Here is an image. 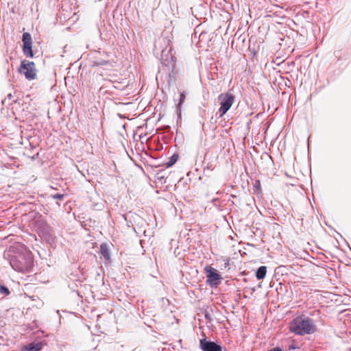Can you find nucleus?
<instances>
[{"label":"nucleus","instance_id":"nucleus-1","mask_svg":"<svg viewBox=\"0 0 351 351\" xmlns=\"http://www.w3.org/2000/svg\"><path fill=\"white\" fill-rule=\"evenodd\" d=\"M14 249L18 250L14 254H4L5 257L9 258L11 267L19 272L29 271L34 263L32 253L21 244L11 247L8 252H14Z\"/></svg>","mask_w":351,"mask_h":351},{"label":"nucleus","instance_id":"nucleus-2","mask_svg":"<svg viewBox=\"0 0 351 351\" xmlns=\"http://www.w3.org/2000/svg\"><path fill=\"white\" fill-rule=\"evenodd\" d=\"M289 330L298 335H310L315 332L316 326L312 319L306 315H300L292 320Z\"/></svg>","mask_w":351,"mask_h":351},{"label":"nucleus","instance_id":"nucleus-3","mask_svg":"<svg viewBox=\"0 0 351 351\" xmlns=\"http://www.w3.org/2000/svg\"><path fill=\"white\" fill-rule=\"evenodd\" d=\"M218 99L220 108L218 110L217 114L219 117L221 118L232 107L235 101V96L230 92H226L221 93L218 96Z\"/></svg>","mask_w":351,"mask_h":351},{"label":"nucleus","instance_id":"nucleus-4","mask_svg":"<svg viewBox=\"0 0 351 351\" xmlns=\"http://www.w3.org/2000/svg\"><path fill=\"white\" fill-rule=\"evenodd\" d=\"M19 72L23 74L28 80H34L36 77V69L34 62L22 60Z\"/></svg>","mask_w":351,"mask_h":351},{"label":"nucleus","instance_id":"nucleus-5","mask_svg":"<svg viewBox=\"0 0 351 351\" xmlns=\"http://www.w3.org/2000/svg\"><path fill=\"white\" fill-rule=\"evenodd\" d=\"M205 271L206 274V282L210 287H217L219 283L222 278L217 271L210 266H206Z\"/></svg>","mask_w":351,"mask_h":351},{"label":"nucleus","instance_id":"nucleus-6","mask_svg":"<svg viewBox=\"0 0 351 351\" xmlns=\"http://www.w3.org/2000/svg\"><path fill=\"white\" fill-rule=\"evenodd\" d=\"M199 346L203 351H222L221 346L214 341H208L206 339H201Z\"/></svg>","mask_w":351,"mask_h":351},{"label":"nucleus","instance_id":"nucleus-7","mask_svg":"<svg viewBox=\"0 0 351 351\" xmlns=\"http://www.w3.org/2000/svg\"><path fill=\"white\" fill-rule=\"evenodd\" d=\"M43 347L42 342H32L25 346L23 351H40Z\"/></svg>","mask_w":351,"mask_h":351},{"label":"nucleus","instance_id":"nucleus-8","mask_svg":"<svg viewBox=\"0 0 351 351\" xmlns=\"http://www.w3.org/2000/svg\"><path fill=\"white\" fill-rule=\"evenodd\" d=\"M22 41L23 43V47H32V39L31 34L28 32H25L23 34Z\"/></svg>","mask_w":351,"mask_h":351},{"label":"nucleus","instance_id":"nucleus-9","mask_svg":"<svg viewBox=\"0 0 351 351\" xmlns=\"http://www.w3.org/2000/svg\"><path fill=\"white\" fill-rule=\"evenodd\" d=\"M100 252L102 256L107 261H110V254L109 252L108 247L106 244L102 243L100 245Z\"/></svg>","mask_w":351,"mask_h":351},{"label":"nucleus","instance_id":"nucleus-10","mask_svg":"<svg viewBox=\"0 0 351 351\" xmlns=\"http://www.w3.org/2000/svg\"><path fill=\"white\" fill-rule=\"evenodd\" d=\"M266 274L267 267L265 266H261L257 269L256 272V277L258 280H262L265 277Z\"/></svg>","mask_w":351,"mask_h":351},{"label":"nucleus","instance_id":"nucleus-11","mask_svg":"<svg viewBox=\"0 0 351 351\" xmlns=\"http://www.w3.org/2000/svg\"><path fill=\"white\" fill-rule=\"evenodd\" d=\"M178 156L177 154H173V156H171L168 162L166 163V166L167 167H170L171 166H173L178 160Z\"/></svg>","mask_w":351,"mask_h":351},{"label":"nucleus","instance_id":"nucleus-12","mask_svg":"<svg viewBox=\"0 0 351 351\" xmlns=\"http://www.w3.org/2000/svg\"><path fill=\"white\" fill-rule=\"evenodd\" d=\"M23 51L24 55L28 58H32L34 56L32 47H23Z\"/></svg>","mask_w":351,"mask_h":351},{"label":"nucleus","instance_id":"nucleus-13","mask_svg":"<svg viewBox=\"0 0 351 351\" xmlns=\"http://www.w3.org/2000/svg\"><path fill=\"white\" fill-rule=\"evenodd\" d=\"M37 226L39 228L43 227L44 230H47L49 228L47 222L43 220H40V221H37Z\"/></svg>","mask_w":351,"mask_h":351},{"label":"nucleus","instance_id":"nucleus-14","mask_svg":"<svg viewBox=\"0 0 351 351\" xmlns=\"http://www.w3.org/2000/svg\"><path fill=\"white\" fill-rule=\"evenodd\" d=\"M108 63L107 61H105V60H95V61H93L92 62V65L93 66H100V65H104V64H106Z\"/></svg>","mask_w":351,"mask_h":351},{"label":"nucleus","instance_id":"nucleus-15","mask_svg":"<svg viewBox=\"0 0 351 351\" xmlns=\"http://www.w3.org/2000/svg\"><path fill=\"white\" fill-rule=\"evenodd\" d=\"M0 292L2 294L8 295L10 293L9 289L4 285H0Z\"/></svg>","mask_w":351,"mask_h":351},{"label":"nucleus","instance_id":"nucleus-16","mask_svg":"<svg viewBox=\"0 0 351 351\" xmlns=\"http://www.w3.org/2000/svg\"><path fill=\"white\" fill-rule=\"evenodd\" d=\"M185 98H186L185 93L184 92L181 93L180 95V102L178 104L179 107H180L181 105L182 104V103L184 101Z\"/></svg>","mask_w":351,"mask_h":351},{"label":"nucleus","instance_id":"nucleus-17","mask_svg":"<svg viewBox=\"0 0 351 351\" xmlns=\"http://www.w3.org/2000/svg\"><path fill=\"white\" fill-rule=\"evenodd\" d=\"M51 197L54 199H62L64 197V195L60 193H56L54 195H51Z\"/></svg>","mask_w":351,"mask_h":351},{"label":"nucleus","instance_id":"nucleus-18","mask_svg":"<svg viewBox=\"0 0 351 351\" xmlns=\"http://www.w3.org/2000/svg\"><path fill=\"white\" fill-rule=\"evenodd\" d=\"M254 186L256 189V190L258 192H261V186L260 180H256Z\"/></svg>","mask_w":351,"mask_h":351},{"label":"nucleus","instance_id":"nucleus-19","mask_svg":"<svg viewBox=\"0 0 351 351\" xmlns=\"http://www.w3.org/2000/svg\"><path fill=\"white\" fill-rule=\"evenodd\" d=\"M298 348H299V347L297 346L296 345L293 344V343H292V344L289 346V350H291L298 349Z\"/></svg>","mask_w":351,"mask_h":351},{"label":"nucleus","instance_id":"nucleus-20","mask_svg":"<svg viewBox=\"0 0 351 351\" xmlns=\"http://www.w3.org/2000/svg\"><path fill=\"white\" fill-rule=\"evenodd\" d=\"M268 351H282V350L278 347H276V348H274Z\"/></svg>","mask_w":351,"mask_h":351},{"label":"nucleus","instance_id":"nucleus-21","mask_svg":"<svg viewBox=\"0 0 351 351\" xmlns=\"http://www.w3.org/2000/svg\"><path fill=\"white\" fill-rule=\"evenodd\" d=\"M7 97L9 99H11L12 97V95L11 93H9L8 95H7Z\"/></svg>","mask_w":351,"mask_h":351}]
</instances>
